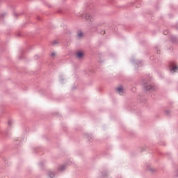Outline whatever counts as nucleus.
Masks as SVG:
<instances>
[{
  "label": "nucleus",
  "instance_id": "f257e3e1",
  "mask_svg": "<svg viewBox=\"0 0 178 178\" xmlns=\"http://www.w3.org/2000/svg\"><path fill=\"white\" fill-rule=\"evenodd\" d=\"M86 20L88 22V23H92V22H94V17L91 16L90 14H86L85 17Z\"/></svg>",
  "mask_w": 178,
  "mask_h": 178
},
{
  "label": "nucleus",
  "instance_id": "39448f33",
  "mask_svg": "<svg viewBox=\"0 0 178 178\" xmlns=\"http://www.w3.org/2000/svg\"><path fill=\"white\" fill-rule=\"evenodd\" d=\"M78 37H83V33L81 31L78 32Z\"/></svg>",
  "mask_w": 178,
  "mask_h": 178
},
{
  "label": "nucleus",
  "instance_id": "423d86ee",
  "mask_svg": "<svg viewBox=\"0 0 178 178\" xmlns=\"http://www.w3.org/2000/svg\"><path fill=\"white\" fill-rule=\"evenodd\" d=\"M55 56H56V52H52L51 53V57L55 58Z\"/></svg>",
  "mask_w": 178,
  "mask_h": 178
},
{
  "label": "nucleus",
  "instance_id": "7ed1b4c3",
  "mask_svg": "<svg viewBox=\"0 0 178 178\" xmlns=\"http://www.w3.org/2000/svg\"><path fill=\"white\" fill-rule=\"evenodd\" d=\"M171 72H178V67L175 65H172L171 67Z\"/></svg>",
  "mask_w": 178,
  "mask_h": 178
},
{
  "label": "nucleus",
  "instance_id": "20e7f679",
  "mask_svg": "<svg viewBox=\"0 0 178 178\" xmlns=\"http://www.w3.org/2000/svg\"><path fill=\"white\" fill-rule=\"evenodd\" d=\"M76 56H77V58H79V59H81V58L84 56V54L81 51H79L76 53Z\"/></svg>",
  "mask_w": 178,
  "mask_h": 178
},
{
  "label": "nucleus",
  "instance_id": "f03ea898",
  "mask_svg": "<svg viewBox=\"0 0 178 178\" xmlns=\"http://www.w3.org/2000/svg\"><path fill=\"white\" fill-rule=\"evenodd\" d=\"M117 92L120 95H123L124 94V88H123V86H118L117 88Z\"/></svg>",
  "mask_w": 178,
  "mask_h": 178
},
{
  "label": "nucleus",
  "instance_id": "0eeeda50",
  "mask_svg": "<svg viewBox=\"0 0 178 178\" xmlns=\"http://www.w3.org/2000/svg\"><path fill=\"white\" fill-rule=\"evenodd\" d=\"M146 90H152V86H149L146 87Z\"/></svg>",
  "mask_w": 178,
  "mask_h": 178
},
{
  "label": "nucleus",
  "instance_id": "6e6552de",
  "mask_svg": "<svg viewBox=\"0 0 178 178\" xmlns=\"http://www.w3.org/2000/svg\"><path fill=\"white\" fill-rule=\"evenodd\" d=\"M54 173L50 172L49 177H50L51 178H52V177H54Z\"/></svg>",
  "mask_w": 178,
  "mask_h": 178
},
{
  "label": "nucleus",
  "instance_id": "1a4fd4ad",
  "mask_svg": "<svg viewBox=\"0 0 178 178\" xmlns=\"http://www.w3.org/2000/svg\"><path fill=\"white\" fill-rule=\"evenodd\" d=\"M102 34H105V31H104L103 33H102Z\"/></svg>",
  "mask_w": 178,
  "mask_h": 178
}]
</instances>
